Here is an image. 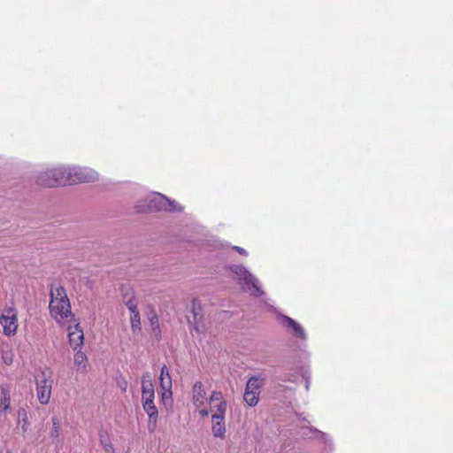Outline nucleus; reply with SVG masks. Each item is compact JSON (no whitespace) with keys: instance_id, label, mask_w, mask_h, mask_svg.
<instances>
[{"instance_id":"1","label":"nucleus","mask_w":453,"mask_h":453,"mask_svg":"<svg viewBox=\"0 0 453 453\" xmlns=\"http://www.w3.org/2000/svg\"><path fill=\"white\" fill-rule=\"evenodd\" d=\"M97 173L88 167L60 165L41 173L38 182L44 187L73 185L97 180Z\"/></svg>"},{"instance_id":"2","label":"nucleus","mask_w":453,"mask_h":453,"mask_svg":"<svg viewBox=\"0 0 453 453\" xmlns=\"http://www.w3.org/2000/svg\"><path fill=\"white\" fill-rule=\"evenodd\" d=\"M49 309L51 318L58 324L65 325L75 321L65 289L59 284L51 286Z\"/></svg>"},{"instance_id":"3","label":"nucleus","mask_w":453,"mask_h":453,"mask_svg":"<svg viewBox=\"0 0 453 453\" xmlns=\"http://www.w3.org/2000/svg\"><path fill=\"white\" fill-rule=\"evenodd\" d=\"M138 212H149L152 211H180L182 207L175 201H171L160 193H153L136 204Z\"/></svg>"},{"instance_id":"4","label":"nucleus","mask_w":453,"mask_h":453,"mask_svg":"<svg viewBox=\"0 0 453 453\" xmlns=\"http://www.w3.org/2000/svg\"><path fill=\"white\" fill-rule=\"evenodd\" d=\"M230 270L234 273V278L242 285L243 290L254 296H261L264 294L257 278L250 273L244 266L234 265L230 266Z\"/></svg>"},{"instance_id":"5","label":"nucleus","mask_w":453,"mask_h":453,"mask_svg":"<svg viewBox=\"0 0 453 453\" xmlns=\"http://www.w3.org/2000/svg\"><path fill=\"white\" fill-rule=\"evenodd\" d=\"M0 325L4 335L12 337L16 335L19 327L18 311L12 306H6L0 315Z\"/></svg>"},{"instance_id":"6","label":"nucleus","mask_w":453,"mask_h":453,"mask_svg":"<svg viewBox=\"0 0 453 453\" xmlns=\"http://www.w3.org/2000/svg\"><path fill=\"white\" fill-rule=\"evenodd\" d=\"M52 388V380L50 373L42 371L36 377V396L42 404H47L50 402Z\"/></svg>"},{"instance_id":"7","label":"nucleus","mask_w":453,"mask_h":453,"mask_svg":"<svg viewBox=\"0 0 453 453\" xmlns=\"http://www.w3.org/2000/svg\"><path fill=\"white\" fill-rule=\"evenodd\" d=\"M264 385V380L258 377H251L245 388L243 399L249 406H256L258 403L260 389Z\"/></svg>"},{"instance_id":"8","label":"nucleus","mask_w":453,"mask_h":453,"mask_svg":"<svg viewBox=\"0 0 453 453\" xmlns=\"http://www.w3.org/2000/svg\"><path fill=\"white\" fill-rule=\"evenodd\" d=\"M192 400L196 410L202 418L208 417L209 410L206 408L208 398L201 382H196L192 388Z\"/></svg>"},{"instance_id":"9","label":"nucleus","mask_w":453,"mask_h":453,"mask_svg":"<svg viewBox=\"0 0 453 453\" xmlns=\"http://www.w3.org/2000/svg\"><path fill=\"white\" fill-rule=\"evenodd\" d=\"M155 395H142V408L149 416L148 430L153 433L157 428L158 411L154 403Z\"/></svg>"},{"instance_id":"10","label":"nucleus","mask_w":453,"mask_h":453,"mask_svg":"<svg viewBox=\"0 0 453 453\" xmlns=\"http://www.w3.org/2000/svg\"><path fill=\"white\" fill-rule=\"evenodd\" d=\"M159 385L161 388V398L165 404L172 402V378L169 372V369L165 365L161 367L159 376Z\"/></svg>"},{"instance_id":"11","label":"nucleus","mask_w":453,"mask_h":453,"mask_svg":"<svg viewBox=\"0 0 453 453\" xmlns=\"http://www.w3.org/2000/svg\"><path fill=\"white\" fill-rule=\"evenodd\" d=\"M66 329L68 331L69 343L73 350H77L83 345V331L76 320L69 323Z\"/></svg>"},{"instance_id":"12","label":"nucleus","mask_w":453,"mask_h":453,"mask_svg":"<svg viewBox=\"0 0 453 453\" xmlns=\"http://www.w3.org/2000/svg\"><path fill=\"white\" fill-rule=\"evenodd\" d=\"M211 434L215 438L225 439L226 427L223 409H219V415H211Z\"/></svg>"},{"instance_id":"13","label":"nucleus","mask_w":453,"mask_h":453,"mask_svg":"<svg viewBox=\"0 0 453 453\" xmlns=\"http://www.w3.org/2000/svg\"><path fill=\"white\" fill-rule=\"evenodd\" d=\"M210 410L209 413L211 412V415H219V409H223V416L226 415L227 403L224 399V396L219 391H213L209 399Z\"/></svg>"},{"instance_id":"14","label":"nucleus","mask_w":453,"mask_h":453,"mask_svg":"<svg viewBox=\"0 0 453 453\" xmlns=\"http://www.w3.org/2000/svg\"><path fill=\"white\" fill-rule=\"evenodd\" d=\"M281 324L287 328L290 329L296 337L301 340H306V334L303 326L288 316H282Z\"/></svg>"},{"instance_id":"15","label":"nucleus","mask_w":453,"mask_h":453,"mask_svg":"<svg viewBox=\"0 0 453 453\" xmlns=\"http://www.w3.org/2000/svg\"><path fill=\"white\" fill-rule=\"evenodd\" d=\"M142 395H155L151 374L149 372L142 375Z\"/></svg>"},{"instance_id":"16","label":"nucleus","mask_w":453,"mask_h":453,"mask_svg":"<svg viewBox=\"0 0 453 453\" xmlns=\"http://www.w3.org/2000/svg\"><path fill=\"white\" fill-rule=\"evenodd\" d=\"M99 441L105 453H114L115 449L111 443L110 434L105 429H100L98 432Z\"/></svg>"},{"instance_id":"17","label":"nucleus","mask_w":453,"mask_h":453,"mask_svg":"<svg viewBox=\"0 0 453 453\" xmlns=\"http://www.w3.org/2000/svg\"><path fill=\"white\" fill-rule=\"evenodd\" d=\"M2 398L0 401V411L5 412L11 405V395L7 387L1 386Z\"/></svg>"},{"instance_id":"18","label":"nucleus","mask_w":453,"mask_h":453,"mask_svg":"<svg viewBox=\"0 0 453 453\" xmlns=\"http://www.w3.org/2000/svg\"><path fill=\"white\" fill-rule=\"evenodd\" d=\"M17 423L21 426L23 433H26L28 430L30 423L28 421L27 411L25 408L19 409Z\"/></svg>"},{"instance_id":"19","label":"nucleus","mask_w":453,"mask_h":453,"mask_svg":"<svg viewBox=\"0 0 453 453\" xmlns=\"http://www.w3.org/2000/svg\"><path fill=\"white\" fill-rule=\"evenodd\" d=\"M74 365L78 371L85 372L87 367V357L81 350H75Z\"/></svg>"},{"instance_id":"20","label":"nucleus","mask_w":453,"mask_h":453,"mask_svg":"<svg viewBox=\"0 0 453 453\" xmlns=\"http://www.w3.org/2000/svg\"><path fill=\"white\" fill-rule=\"evenodd\" d=\"M131 328L134 333H137L141 330V320L139 311L130 313Z\"/></svg>"},{"instance_id":"21","label":"nucleus","mask_w":453,"mask_h":453,"mask_svg":"<svg viewBox=\"0 0 453 453\" xmlns=\"http://www.w3.org/2000/svg\"><path fill=\"white\" fill-rule=\"evenodd\" d=\"M51 421H52V428L50 431V437L53 439H58L59 437L60 422L57 417H53L51 418Z\"/></svg>"},{"instance_id":"22","label":"nucleus","mask_w":453,"mask_h":453,"mask_svg":"<svg viewBox=\"0 0 453 453\" xmlns=\"http://www.w3.org/2000/svg\"><path fill=\"white\" fill-rule=\"evenodd\" d=\"M200 304L197 303V302H193L192 303V313L194 315V326H193V329L198 331V326L196 325V321H197V317L199 316L200 314Z\"/></svg>"},{"instance_id":"23","label":"nucleus","mask_w":453,"mask_h":453,"mask_svg":"<svg viewBox=\"0 0 453 453\" xmlns=\"http://www.w3.org/2000/svg\"><path fill=\"white\" fill-rule=\"evenodd\" d=\"M125 303H126L127 309L129 310L130 313L139 311L137 309V301L135 298L131 297L128 300H126Z\"/></svg>"},{"instance_id":"24","label":"nucleus","mask_w":453,"mask_h":453,"mask_svg":"<svg viewBox=\"0 0 453 453\" xmlns=\"http://www.w3.org/2000/svg\"><path fill=\"white\" fill-rule=\"evenodd\" d=\"M3 361L5 365H11L12 363V351H5L2 356Z\"/></svg>"},{"instance_id":"25","label":"nucleus","mask_w":453,"mask_h":453,"mask_svg":"<svg viewBox=\"0 0 453 453\" xmlns=\"http://www.w3.org/2000/svg\"><path fill=\"white\" fill-rule=\"evenodd\" d=\"M118 386L121 388L122 391H126L127 388V382L125 379H120L118 380Z\"/></svg>"},{"instance_id":"26","label":"nucleus","mask_w":453,"mask_h":453,"mask_svg":"<svg viewBox=\"0 0 453 453\" xmlns=\"http://www.w3.org/2000/svg\"><path fill=\"white\" fill-rule=\"evenodd\" d=\"M233 249L235 250L241 255H243V256L248 255V252L243 248H241L239 246H234V247H233Z\"/></svg>"},{"instance_id":"27","label":"nucleus","mask_w":453,"mask_h":453,"mask_svg":"<svg viewBox=\"0 0 453 453\" xmlns=\"http://www.w3.org/2000/svg\"><path fill=\"white\" fill-rule=\"evenodd\" d=\"M311 379L310 377H305V389L308 391L310 389Z\"/></svg>"},{"instance_id":"28","label":"nucleus","mask_w":453,"mask_h":453,"mask_svg":"<svg viewBox=\"0 0 453 453\" xmlns=\"http://www.w3.org/2000/svg\"><path fill=\"white\" fill-rule=\"evenodd\" d=\"M316 433H317V434H319L324 435V434H322V433H321V432H319V431H317V430H316Z\"/></svg>"}]
</instances>
